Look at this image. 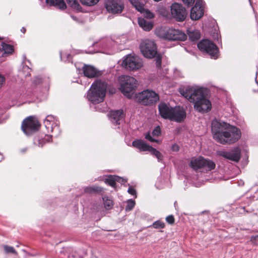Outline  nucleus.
I'll return each instance as SVG.
<instances>
[{"label": "nucleus", "mask_w": 258, "mask_h": 258, "mask_svg": "<svg viewBox=\"0 0 258 258\" xmlns=\"http://www.w3.org/2000/svg\"><path fill=\"white\" fill-rule=\"evenodd\" d=\"M136 99L137 102L143 105H151L159 100V96L154 91L147 90L136 94Z\"/></svg>", "instance_id": "nucleus-5"}, {"label": "nucleus", "mask_w": 258, "mask_h": 258, "mask_svg": "<svg viewBox=\"0 0 258 258\" xmlns=\"http://www.w3.org/2000/svg\"><path fill=\"white\" fill-rule=\"evenodd\" d=\"M124 67L129 70H137L142 67L141 60L136 56L128 55L123 61Z\"/></svg>", "instance_id": "nucleus-14"}, {"label": "nucleus", "mask_w": 258, "mask_h": 258, "mask_svg": "<svg viewBox=\"0 0 258 258\" xmlns=\"http://www.w3.org/2000/svg\"><path fill=\"white\" fill-rule=\"evenodd\" d=\"M123 111L121 109L111 111L109 113L110 118L112 122L116 125L119 124L120 120L122 118Z\"/></svg>", "instance_id": "nucleus-20"}, {"label": "nucleus", "mask_w": 258, "mask_h": 258, "mask_svg": "<svg viewBox=\"0 0 258 258\" xmlns=\"http://www.w3.org/2000/svg\"><path fill=\"white\" fill-rule=\"evenodd\" d=\"M46 121H48V120L46 118Z\"/></svg>", "instance_id": "nucleus-48"}, {"label": "nucleus", "mask_w": 258, "mask_h": 258, "mask_svg": "<svg viewBox=\"0 0 258 258\" xmlns=\"http://www.w3.org/2000/svg\"><path fill=\"white\" fill-rule=\"evenodd\" d=\"M155 229H163L165 227V224L161 220L155 221L151 226Z\"/></svg>", "instance_id": "nucleus-30"}, {"label": "nucleus", "mask_w": 258, "mask_h": 258, "mask_svg": "<svg viewBox=\"0 0 258 258\" xmlns=\"http://www.w3.org/2000/svg\"><path fill=\"white\" fill-rule=\"evenodd\" d=\"M114 176H115V179H116V182L123 183H124V182L126 181L123 178H122V177H119L118 176L114 175Z\"/></svg>", "instance_id": "nucleus-40"}, {"label": "nucleus", "mask_w": 258, "mask_h": 258, "mask_svg": "<svg viewBox=\"0 0 258 258\" xmlns=\"http://www.w3.org/2000/svg\"><path fill=\"white\" fill-rule=\"evenodd\" d=\"M100 0H80L81 4L86 6H93L96 5Z\"/></svg>", "instance_id": "nucleus-29"}, {"label": "nucleus", "mask_w": 258, "mask_h": 258, "mask_svg": "<svg viewBox=\"0 0 258 258\" xmlns=\"http://www.w3.org/2000/svg\"><path fill=\"white\" fill-rule=\"evenodd\" d=\"M140 49L143 55L147 58H153L156 56L157 53L155 43L148 39L141 43Z\"/></svg>", "instance_id": "nucleus-10"}, {"label": "nucleus", "mask_w": 258, "mask_h": 258, "mask_svg": "<svg viewBox=\"0 0 258 258\" xmlns=\"http://www.w3.org/2000/svg\"><path fill=\"white\" fill-rule=\"evenodd\" d=\"M198 47L201 51L210 55L211 58L215 59L218 57V48L212 41L203 39L198 43Z\"/></svg>", "instance_id": "nucleus-7"}, {"label": "nucleus", "mask_w": 258, "mask_h": 258, "mask_svg": "<svg viewBox=\"0 0 258 258\" xmlns=\"http://www.w3.org/2000/svg\"><path fill=\"white\" fill-rule=\"evenodd\" d=\"M127 191L130 194L133 196L136 195V190L132 186L129 187Z\"/></svg>", "instance_id": "nucleus-41"}, {"label": "nucleus", "mask_w": 258, "mask_h": 258, "mask_svg": "<svg viewBox=\"0 0 258 258\" xmlns=\"http://www.w3.org/2000/svg\"><path fill=\"white\" fill-rule=\"evenodd\" d=\"M156 65L157 68L159 69L161 67L162 57L160 55H157L155 58Z\"/></svg>", "instance_id": "nucleus-34"}, {"label": "nucleus", "mask_w": 258, "mask_h": 258, "mask_svg": "<svg viewBox=\"0 0 258 258\" xmlns=\"http://www.w3.org/2000/svg\"><path fill=\"white\" fill-rule=\"evenodd\" d=\"M135 205V202L132 200H130L127 202V204L126 206V210L130 211L134 207Z\"/></svg>", "instance_id": "nucleus-33"}, {"label": "nucleus", "mask_w": 258, "mask_h": 258, "mask_svg": "<svg viewBox=\"0 0 258 258\" xmlns=\"http://www.w3.org/2000/svg\"><path fill=\"white\" fill-rule=\"evenodd\" d=\"M129 1L133 6L139 12L143 13L145 11L144 8V5L139 0H129Z\"/></svg>", "instance_id": "nucleus-27"}, {"label": "nucleus", "mask_w": 258, "mask_h": 258, "mask_svg": "<svg viewBox=\"0 0 258 258\" xmlns=\"http://www.w3.org/2000/svg\"><path fill=\"white\" fill-rule=\"evenodd\" d=\"M166 221L169 224L172 225L175 222V219L172 215H169L166 217Z\"/></svg>", "instance_id": "nucleus-36"}, {"label": "nucleus", "mask_w": 258, "mask_h": 258, "mask_svg": "<svg viewBox=\"0 0 258 258\" xmlns=\"http://www.w3.org/2000/svg\"><path fill=\"white\" fill-rule=\"evenodd\" d=\"M204 15V10L201 7L200 1L197 0L195 6L192 7L190 11V18L193 20L200 19Z\"/></svg>", "instance_id": "nucleus-18"}, {"label": "nucleus", "mask_w": 258, "mask_h": 258, "mask_svg": "<svg viewBox=\"0 0 258 258\" xmlns=\"http://www.w3.org/2000/svg\"><path fill=\"white\" fill-rule=\"evenodd\" d=\"M0 51L4 52L3 56L6 55H11L14 51V48L12 45L7 44L5 42H2L0 45Z\"/></svg>", "instance_id": "nucleus-22"}, {"label": "nucleus", "mask_w": 258, "mask_h": 258, "mask_svg": "<svg viewBox=\"0 0 258 258\" xmlns=\"http://www.w3.org/2000/svg\"><path fill=\"white\" fill-rule=\"evenodd\" d=\"M161 134V129L159 126H156L152 132L153 136L159 137Z\"/></svg>", "instance_id": "nucleus-35"}, {"label": "nucleus", "mask_w": 258, "mask_h": 258, "mask_svg": "<svg viewBox=\"0 0 258 258\" xmlns=\"http://www.w3.org/2000/svg\"><path fill=\"white\" fill-rule=\"evenodd\" d=\"M104 205L106 209H110L113 206V202L111 200L108 199V197L103 198Z\"/></svg>", "instance_id": "nucleus-32"}, {"label": "nucleus", "mask_w": 258, "mask_h": 258, "mask_svg": "<svg viewBox=\"0 0 258 258\" xmlns=\"http://www.w3.org/2000/svg\"><path fill=\"white\" fill-rule=\"evenodd\" d=\"M83 71L84 76L89 78H95L100 75L99 72L97 71L94 67L90 65H84Z\"/></svg>", "instance_id": "nucleus-19"}, {"label": "nucleus", "mask_w": 258, "mask_h": 258, "mask_svg": "<svg viewBox=\"0 0 258 258\" xmlns=\"http://www.w3.org/2000/svg\"><path fill=\"white\" fill-rule=\"evenodd\" d=\"M21 32H22L23 34H25L26 31V29L25 27H22L21 30Z\"/></svg>", "instance_id": "nucleus-46"}, {"label": "nucleus", "mask_w": 258, "mask_h": 258, "mask_svg": "<svg viewBox=\"0 0 258 258\" xmlns=\"http://www.w3.org/2000/svg\"><path fill=\"white\" fill-rule=\"evenodd\" d=\"M187 34L191 41H195L199 40L201 37V34L198 30H187Z\"/></svg>", "instance_id": "nucleus-25"}, {"label": "nucleus", "mask_w": 258, "mask_h": 258, "mask_svg": "<svg viewBox=\"0 0 258 258\" xmlns=\"http://www.w3.org/2000/svg\"><path fill=\"white\" fill-rule=\"evenodd\" d=\"M183 3L188 7L192 6L195 0H182Z\"/></svg>", "instance_id": "nucleus-39"}, {"label": "nucleus", "mask_w": 258, "mask_h": 258, "mask_svg": "<svg viewBox=\"0 0 258 258\" xmlns=\"http://www.w3.org/2000/svg\"><path fill=\"white\" fill-rule=\"evenodd\" d=\"M4 38L0 36V40H3Z\"/></svg>", "instance_id": "nucleus-47"}, {"label": "nucleus", "mask_w": 258, "mask_h": 258, "mask_svg": "<svg viewBox=\"0 0 258 258\" xmlns=\"http://www.w3.org/2000/svg\"><path fill=\"white\" fill-rule=\"evenodd\" d=\"M41 124L34 116H30L23 120L21 124V129L27 135L37 131Z\"/></svg>", "instance_id": "nucleus-6"}, {"label": "nucleus", "mask_w": 258, "mask_h": 258, "mask_svg": "<svg viewBox=\"0 0 258 258\" xmlns=\"http://www.w3.org/2000/svg\"><path fill=\"white\" fill-rule=\"evenodd\" d=\"M159 36L164 39L171 41H185L187 35L181 30L175 29H169L166 31L161 32Z\"/></svg>", "instance_id": "nucleus-8"}, {"label": "nucleus", "mask_w": 258, "mask_h": 258, "mask_svg": "<svg viewBox=\"0 0 258 258\" xmlns=\"http://www.w3.org/2000/svg\"><path fill=\"white\" fill-rule=\"evenodd\" d=\"M172 16L178 22L183 21L187 16V12L181 4L174 3L171 6Z\"/></svg>", "instance_id": "nucleus-12"}, {"label": "nucleus", "mask_w": 258, "mask_h": 258, "mask_svg": "<svg viewBox=\"0 0 258 258\" xmlns=\"http://www.w3.org/2000/svg\"><path fill=\"white\" fill-rule=\"evenodd\" d=\"M46 3L50 6H54L57 9L64 10L67 5L63 0H46Z\"/></svg>", "instance_id": "nucleus-21"}, {"label": "nucleus", "mask_w": 258, "mask_h": 258, "mask_svg": "<svg viewBox=\"0 0 258 258\" xmlns=\"http://www.w3.org/2000/svg\"><path fill=\"white\" fill-rule=\"evenodd\" d=\"M107 84L100 80L94 82L89 89L87 98L93 104L103 102L107 92Z\"/></svg>", "instance_id": "nucleus-3"}, {"label": "nucleus", "mask_w": 258, "mask_h": 258, "mask_svg": "<svg viewBox=\"0 0 258 258\" xmlns=\"http://www.w3.org/2000/svg\"><path fill=\"white\" fill-rule=\"evenodd\" d=\"M120 82L121 92L127 97L131 98L137 87V81L132 77L123 76L120 78Z\"/></svg>", "instance_id": "nucleus-4"}, {"label": "nucleus", "mask_w": 258, "mask_h": 258, "mask_svg": "<svg viewBox=\"0 0 258 258\" xmlns=\"http://www.w3.org/2000/svg\"><path fill=\"white\" fill-rule=\"evenodd\" d=\"M145 139L146 140L150 141L151 142H156V143L158 142V141L157 140L154 139L152 137V136L149 132L147 133L146 134Z\"/></svg>", "instance_id": "nucleus-37"}, {"label": "nucleus", "mask_w": 258, "mask_h": 258, "mask_svg": "<svg viewBox=\"0 0 258 258\" xmlns=\"http://www.w3.org/2000/svg\"><path fill=\"white\" fill-rule=\"evenodd\" d=\"M103 190V188L102 187L96 185L87 186L84 189V192L89 194H99Z\"/></svg>", "instance_id": "nucleus-24"}, {"label": "nucleus", "mask_w": 258, "mask_h": 258, "mask_svg": "<svg viewBox=\"0 0 258 258\" xmlns=\"http://www.w3.org/2000/svg\"><path fill=\"white\" fill-rule=\"evenodd\" d=\"M138 24L145 31H149L153 27V24L152 22L148 21L143 18H139Z\"/></svg>", "instance_id": "nucleus-23"}, {"label": "nucleus", "mask_w": 258, "mask_h": 258, "mask_svg": "<svg viewBox=\"0 0 258 258\" xmlns=\"http://www.w3.org/2000/svg\"><path fill=\"white\" fill-rule=\"evenodd\" d=\"M5 252L6 253H13L15 255L18 254V252L16 251L14 248L12 246H10L7 245H4L3 246Z\"/></svg>", "instance_id": "nucleus-31"}, {"label": "nucleus", "mask_w": 258, "mask_h": 258, "mask_svg": "<svg viewBox=\"0 0 258 258\" xmlns=\"http://www.w3.org/2000/svg\"><path fill=\"white\" fill-rule=\"evenodd\" d=\"M105 8L109 13L119 14L124 9V3L122 0H107L105 2Z\"/></svg>", "instance_id": "nucleus-13"}, {"label": "nucleus", "mask_w": 258, "mask_h": 258, "mask_svg": "<svg viewBox=\"0 0 258 258\" xmlns=\"http://www.w3.org/2000/svg\"><path fill=\"white\" fill-rule=\"evenodd\" d=\"M146 13L147 14V16L148 18H154V15L153 13H151L150 11H146Z\"/></svg>", "instance_id": "nucleus-45"}, {"label": "nucleus", "mask_w": 258, "mask_h": 258, "mask_svg": "<svg viewBox=\"0 0 258 258\" xmlns=\"http://www.w3.org/2000/svg\"><path fill=\"white\" fill-rule=\"evenodd\" d=\"M218 155L226 159L237 162L241 158V151L238 148H236L229 152L219 151Z\"/></svg>", "instance_id": "nucleus-15"}, {"label": "nucleus", "mask_w": 258, "mask_h": 258, "mask_svg": "<svg viewBox=\"0 0 258 258\" xmlns=\"http://www.w3.org/2000/svg\"><path fill=\"white\" fill-rule=\"evenodd\" d=\"M68 4L73 9L81 12L82 8L79 4L78 0H67Z\"/></svg>", "instance_id": "nucleus-26"}, {"label": "nucleus", "mask_w": 258, "mask_h": 258, "mask_svg": "<svg viewBox=\"0 0 258 258\" xmlns=\"http://www.w3.org/2000/svg\"><path fill=\"white\" fill-rule=\"evenodd\" d=\"M173 108L164 102L160 103L158 105L159 113L164 119H170Z\"/></svg>", "instance_id": "nucleus-16"}, {"label": "nucleus", "mask_w": 258, "mask_h": 258, "mask_svg": "<svg viewBox=\"0 0 258 258\" xmlns=\"http://www.w3.org/2000/svg\"><path fill=\"white\" fill-rule=\"evenodd\" d=\"M250 241L254 245H258V235H255V236H252L250 237Z\"/></svg>", "instance_id": "nucleus-38"}, {"label": "nucleus", "mask_w": 258, "mask_h": 258, "mask_svg": "<svg viewBox=\"0 0 258 258\" xmlns=\"http://www.w3.org/2000/svg\"><path fill=\"white\" fill-rule=\"evenodd\" d=\"M211 131L213 138L223 145L234 143L241 137V132L239 128L216 119L212 121Z\"/></svg>", "instance_id": "nucleus-1"}, {"label": "nucleus", "mask_w": 258, "mask_h": 258, "mask_svg": "<svg viewBox=\"0 0 258 258\" xmlns=\"http://www.w3.org/2000/svg\"><path fill=\"white\" fill-rule=\"evenodd\" d=\"M6 81L5 78L4 76L0 74V88L2 87L3 85L5 83Z\"/></svg>", "instance_id": "nucleus-43"}, {"label": "nucleus", "mask_w": 258, "mask_h": 258, "mask_svg": "<svg viewBox=\"0 0 258 258\" xmlns=\"http://www.w3.org/2000/svg\"><path fill=\"white\" fill-rule=\"evenodd\" d=\"M104 182L105 183L112 187H116V179H115L114 175H108L107 178L105 179Z\"/></svg>", "instance_id": "nucleus-28"}, {"label": "nucleus", "mask_w": 258, "mask_h": 258, "mask_svg": "<svg viewBox=\"0 0 258 258\" xmlns=\"http://www.w3.org/2000/svg\"><path fill=\"white\" fill-rule=\"evenodd\" d=\"M190 166L197 170L201 168H205L208 171H211L215 168V163L209 159H206L203 157L192 159L190 162Z\"/></svg>", "instance_id": "nucleus-9"}, {"label": "nucleus", "mask_w": 258, "mask_h": 258, "mask_svg": "<svg viewBox=\"0 0 258 258\" xmlns=\"http://www.w3.org/2000/svg\"><path fill=\"white\" fill-rule=\"evenodd\" d=\"M172 150L173 151L177 152L179 150V147L176 144H174L172 146Z\"/></svg>", "instance_id": "nucleus-44"}, {"label": "nucleus", "mask_w": 258, "mask_h": 258, "mask_svg": "<svg viewBox=\"0 0 258 258\" xmlns=\"http://www.w3.org/2000/svg\"><path fill=\"white\" fill-rule=\"evenodd\" d=\"M132 145L134 147L138 148L141 151H149L151 152L152 154L154 155L159 161L163 159V155L159 151L148 145L142 140H136L133 141Z\"/></svg>", "instance_id": "nucleus-11"}, {"label": "nucleus", "mask_w": 258, "mask_h": 258, "mask_svg": "<svg viewBox=\"0 0 258 258\" xmlns=\"http://www.w3.org/2000/svg\"><path fill=\"white\" fill-rule=\"evenodd\" d=\"M185 117V111L182 108L178 107L173 108V112L171 114V117L170 120L178 122H181L184 120Z\"/></svg>", "instance_id": "nucleus-17"}, {"label": "nucleus", "mask_w": 258, "mask_h": 258, "mask_svg": "<svg viewBox=\"0 0 258 258\" xmlns=\"http://www.w3.org/2000/svg\"><path fill=\"white\" fill-rule=\"evenodd\" d=\"M206 90L203 88H187L181 94L188 100L193 103L195 109L200 113L210 111L212 108L210 101L206 97Z\"/></svg>", "instance_id": "nucleus-2"}, {"label": "nucleus", "mask_w": 258, "mask_h": 258, "mask_svg": "<svg viewBox=\"0 0 258 258\" xmlns=\"http://www.w3.org/2000/svg\"><path fill=\"white\" fill-rule=\"evenodd\" d=\"M44 141L48 143L51 142L52 141V136L51 135H45L44 138Z\"/></svg>", "instance_id": "nucleus-42"}]
</instances>
